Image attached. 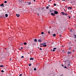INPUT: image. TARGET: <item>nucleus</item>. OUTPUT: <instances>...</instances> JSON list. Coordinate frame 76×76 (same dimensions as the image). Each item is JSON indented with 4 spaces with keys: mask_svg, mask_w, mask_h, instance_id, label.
Masks as SVG:
<instances>
[{
    "mask_svg": "<svg viewBox=\"0 0 76 76\" xmlns=\"http://www.w3.org/2000/svg\"><path fill=\"white\" fill-rule=\"evenodd\" d=\"M61 14L64 16H67V13H64V12H61Z\"/></svg>",
    "mask_w": 76,
    "mask_h": 76,
    "instance_id": "obj_1",
    "label": "nucleus"
},
{
    "mask_svg": "<svg viewBox=\"0 0 76 76\" xmlns=\"http://www.w3.org/2000/svg\"><path fill=\"white\" fill-rule=\"evenodd\" d=\"M54 13L55 14H58V12L56 11H54Z\"/></svg>",
    "mask_w": 76,
    "mask_h": 76,
    "instance_id": "obj_2",
    "label": "nucleus"
},
{
    "mask_svg": "<svg viewBox=\"0 0 76 76\" xmlns=\"http://www.w3.org/2000/svg\"><path fill=\"white\" fill-rule=\"evenodd\" d=\"M0 6L2 7H4V5L3 4H2L0 5Z\"/></svg>",
    "mask_w": 76,
    "mask_h": 76,
    "instance_id": "obj_3",
    "label": "nucleus"
},
{
    "mask_svg": "<svg viewBox=\"0 0 76 76\" xmlns=\"http://www.w3.org/2000/svg\"><path fill=\"white\" fill-rule=\"evenodd\" d=\"M47 47V45H44L43 46H41L40 47Z\"/></svg>",
    "mask_w": 76,
    "mask_h": 76,
    "instance_id": "obj_4",
    "label": "nucleus"
},
{
    "mask_svg": "<svg viewBox=\"0 0 76 76\" xmlns=\"http://www.w3.org/2000/svg\"><path fill=\"white\" fill-rule=\"evenodd\" d=\"M51 15H52V16H55V14L53 13H51Z\"/></svg>",
    "mask_w": 76,
    "mask_h": 76,
    "instance_id": "obj_5",
    "label": "nucleus"
},
{
    "mask_svg": "<svg viewBox=\"0 0 76 76\" xmlns=\"http://www.w3.org/2000/svg\"><path fill=\"white\" fill-rule=\"evenodd\" d=\"M56 49H57V48H54L53 50V52L55 51V50H56Z\"/></svg>",
    "mask_w": 76,
    "mask_h": 76,
    "instance_id": "obj_6",
    "label": "nucleus"
},
{
    "mask_svg": "<svg viewBox=\"0 0 76 76\" xmlns=\"http://www.w3.org/2000/svg\"><path fill=\"white\" fill-rule=\"evenodd\" d=\"M68 9L69 10H70V9H72V7H69L68 8Z\"/></svg>",
    "mask_w": 76,
    "mask_h": 76,
    "instance_id": "obj_7",
    "label": "nucleus"
},
{
    "mask_svg": "<svg viewBox=\"0 0 76 76\" xmlns=\"http://www.w3.org/2000/svg\"><path fill=\"white\" fill-rule=\"evenodd\" d=\"M30 60H34V58H30Z\"/></svg>",
    "mask_w": 76,
    "mask_h": 76,
    "instance_id": "obj_8",
    "label": "nucleus"
},
{
    "mask_svg": "<svg viewBox=\"0 0 76 76\" xmlns=\"http://www.w3.org/2000/svg\"><path fill=\"white\" fill-rule=\"evenodd\" d=\"M16 15L17 17H19V16H20V15L19 14H16Z\"/></svg>",
    "mask_w": 76,
    "mask_h": 76,
    "instance_id": "obj_9",
    "label": "nucleus"
},
{
    "mask_svg": "<svg viewBox=\"0 0 76 76\" xmlns=\"http://www.w3.org/2000/svg\"><path fill=\"white\" fill-rule=\"evenodd\" d=\"M5 17L6 18H7V17H8V15H7V14H5Z\"/></svg>",
    "mask_w": 76,
    "mask_h": 76,
    "instance_id": "obj_10",
    "label": "nucleus"
},
{
    "mask_svg": "<svg viewBox=\"0 0 76 76\" xmlns=\"http://www.w3.org/2000/svg\"><path fill=\"white\" fill-rule=\"evenodd\" d=\"M68 54H70L71 53V52H68Z\"/></svg>",
    "mask_w": 76,
    "mask_h": 76,
    "instance_id": "obj_11",
    "label": "nucleus"
},
{
    "mask_svg": "<svg viewBox=\"0 0 76 76\" xmlns=\"http://www.w3.org/2000/svg\"><path fill=\"white\" fill-rule=\"evenodd\" d=\"M70 66V64H68L67 66L69 67Z\"/></svg>",
    "mask_w": 76,
    "mask_h": 76,
    "instance_id": "obj_12",
    "label": "nucleus"
},
{
    "mask_svg": "<svg viewBox=\"0 0 76 76\" xmlns=\"http://www.w3.org/2000/svg\"><path fill=\"white\" fill-rule=\"evenodd\" d=\"M56 34H53V37H56Z\"/></svg>",
    "mask_w": 76,
    "mask_h": 76,
    "instance_id": "obj_13",
    "label": "nucleus"
},
{
    "mask_svg": "<svg viewBox=\"0 0 76 76\" xmlns=\"http://www.w3.org/2000/svg\"><path fill=\"white\" fill-rule=\"evenodd\" d=\"M34 41H35V42H37V39H34Z\"/></svg>",
    "mask_w": 76,
    "mask_h": 76,
    "instance_id": "obj_14",
    "label": "nucleus"
},
{
    "mask_svg": "<svg viewBox=\"0 0 76 76\" xmlns=\"http://www.w3.org/2000/svg\"><path fill=\"white\" fill-rule=\"evenodd\" d=\"M19 2H22V0H18Z\"/></svg>",
    "mask_w": 76,
    "mask_h": 76,
    "instance_id": "obj_15",
    "label": "nucleus"
},
{
    "mask_svg": "<svg viewBox=\"0 0 76 76\" xmlns=\"http://www.w3.org/2000/svg\"><path fill=\"white\" fill-rule=\"evenodd\" d=\"M46 9H49V7H46Z\"/></svg>",
    "mask_w": 76,
    "mask_h": 76,
    "instance_id": "obj_16",
    "label": "nucleus"
},
{
    "mask_svg": "<svg viewBox=\"0 0 76 76\" xmlns=\"http://www.w3.org/2000/svg\"><path fill=\"white\" fill-rule=\"evenodd\" d=\"M38 41L39 42H41V39H38Z\"/></svg>",
    "mask_w": 76,
    "mask_h": 76,
    "instance_id": "obj_17",
    "label": "nucleus"
},
{
    "mask_svg": "<svg viewBox=\"0 0 76 76\" xmlns=\"http://www.w3.org/2000/svg\"><path fill=\"white\" fill-rule=\"evenodd\" d=\"M24 45H26L27 44V43H26V42H25L24 43Z\"/></svg>",
    "mask_w": 76,
    "mask_h": 76,
    "instance_id": "obj_18",
    "label": "nucleus"
},
{
    "mask_svg": "<svg viewBox=\"0 0 76 76\" xmlns=\"http://www.w3.org/2000/svg\"><path fill=\"white\" fill-rule=\"evenodd\" d=\"M7 1H4V3H7Z\"/></svg>",
    "mask_w": 76,
    "mask_h": 76,
    "instance_id": "obj_19",
    "label": "nucleus"
},
{
    "mask_svg": "<svg viewBox=\"0 0 76 76\" xmlns=\"http://www.w3.org/2000/svg\"><path fill=\"white\" fill-rule=\"evenodd\" d=\"M27 3H28V4H31L30 2H27Z\"/></svg>",
    "mask_w": 76,
    "mask_h": 76,
    "instance_id": "obj_20",
    "label": "nucleus"
},
{
    "mask_svg": "<svg viewBox=\"0 0 76 76\" xmlns=\"http://www.w3.org/2000/svg\"><path fill=\"white\" fill-rule=\"evenodd\" d=\"M31 64H28V66H31Z\"/></svg>",
    "mask_w": 76,
    "mask_h": 76,
    "instance_id": "obj_21",
    "label": "nucleus"
},
{
    "mask_svg": "<svg viewBox=\"0 0 76 76\" xmlns=\"http://www.w3.org/2000/svg\"><path fill=\"white\" fill-rule=\"evenodd\" d=\"M71 49H72V48L71 47H70L69 48V50H71Z\"/></svg>",
    "mask_w": 76,
    "mask_h": 76,
    "instance_id": "obj_22",
    "label": "nucleus"
},
{
    "mask_svg": "<svg viewBox=\"0 0 76 76\" xmlns=\"http://www.w3.org/2000/svg\"><path fill=\"white\" fill-rule=\"evenodd\" d=\"M10 61H12V58H10Z\"/></svg>",
    "mask_w": 76,
    "mask_h": 76,
    "instance_id": "obj_23",
    "label": "nucleus"
},
{
    "mask_svg": "<svg viewBox=\"0 0 76 76\" xmlns=\"http://www.w3.org/2000/svg\"><path fill=\"white\" fill-rule=\"evenodd\" d=\"M34 70H35V71L37 70V68H34Z\"/></svg>",
    "mask_w": 76,
    "mask_h": 76,
    "instance_id": "obj_24",
    "label": "nucleus"
},
{
    "mask_svg": "<svg viewBox=\"0 0 76 76\" xmlns=\"http://www.w3.org/2000/svg\"><path fill=\"white\" fill-rule=\"evenodd\" d=\"M62 53H65V52H64V50H62Z\"/></svg>",
    "mask_w": 76,
    "mask_h": 76,
    "instance_id": "obj_25",
    "label": "nucleus"
},
{
    "mask_svg": "<svg viewBox=\"0 0 76 76\" xmlns=\"http://www.w3.org/2000/svg\"><path fill=\"white\" fill-rule=\"evenodd\" d=\"M0 67H3V65H0Z\"/></svg>",
    "mask_w": 76,
    "mask_h": 76,
    "instance_id": "obj_26",
    "label": "nucleus"
},
{
    "mask_svg": "<svg viewBox=\"0 0 76 76\" xmlns=\"http://www.w3.org/2000/svg\"><path fill=\"white\" fill-rule=\"evenodd\" d=\"M22 76V74H21L19 75V76Z\"/></svg>",
    "mask_w": 76,
    "mask_h": 76,
    "instance_id": "obj_27",
    "label": "nucleus"
},
{
    "mask_svg": "<svg viewBox=\"0 0 76 76\" xmlns=\"http://www.w3.org/2000/svg\"><path fill=\"white\" fill-rule=\"evenodd\" d=\"M43 45H45V44H46V43L44 42L43 43Z\"/></svg>",
    "mask_w": 76,
    "mask_h": 76,
    "instance_id": "obj_28",
    "label": "nucleus"
},
{
    "mask_svg": "<svg viewBox=\"0 0 76 76\" xmlns=\"http://www.w3.org/2000/svg\"><path fill=\"white\" fill-rule=\"evenodd\" d=\"M41 34L42 35H43V34H44V32H42Z\"/></svg>",
    "mask_w": 76,
    "mask_h": 76,
    "instance_id": "obj_29",
    "label": "nucleus"
},
{
    "mask_svg": "<svg viewBox=\"0 0 76 76\" xmlns=\"http://www.w3.org/2000/svg\"><path fill=\"white\" fill-rule=\"evenodd\" d=\"M53 5H54V6H56V4H54Z\"/></svg>",
    "mask_w": 76,
    "mask_h": 76,
    "instance_id": "obj_30",
    "label": "nucleus"
},
{
    "mask_svg": "<svg viewBox=\"0 0 76 76\" xmlns=\"http://www.w3.org/2000/svg\"><path fill=\"white\" fill-rule=\"evenodd\" d=\"M39 50H41V51H42V48H39Z\"/></svg>",
    "mask_w": 76,
    "mask_h": 76,
    "instance_id": "obj_31",
    "label": "nucleus"
},
{
    "mask_svg": "<svg viewBox=\"0 0 76 76\" xmlns=\"http://www.w3.org/2000/svg\"><path fill=\"white\" fill-rule=\"evenodd\" d=\"M44 45L43 43L40 44V45Z\"/></svg>",
    "mask_w": 76,
    "mask_h": 76,
    "instance_id": "obj_32",
    "label": "nucleus"
},
{
    "mask_svg": "<svg viewBox=\"0 0 76 76\" xmlns=\"http://www.w3.org/2000/svg\"><path fill=\"white\" fill-rule=\"evenodd\" d=\"M21 58H24V56H22L21 57Z\"/></svg>",
    "mask_w": 76,
    "mask_h": 76,
    "instance_id": "obj_33",
    "label": "nucleus"
},
{
    "mask_svg": "<svg viewBox=\"0 0 76 76\" xmlns=\"http://www.w3.org/2000/svg\"><path fill=\"white\" fill-rule=\"evenodd\" d=\"M1 72H4V71L3 70H2L1 71Z\"/></svg>",
    "mask_w": 76,
    "mask_h": 76,
    "instance_id": "obj_34",
    "label": "nucleus"
},
{
    "mask_svg": "<svg viewBox=\"0 0 76 76\" xmlns=\"http://www.w3.org/2000/svg\"><path fill=\"white\" fill-rule=\"evenodd\" d=\"M68 17H69V19H71V18L69 16Z\"/></svg>",
    "mask_w": 76,
    "mask_h": 76,
    "instance_id": "obj_35",
    "label": "nucleus"
},
{
    "mask_svg": "<svg viewBox=\"0 0 76 76\" xmlns=\"http://www.w3.org/2000/svg\"><path fill=\"white\" fill-rule=\"evenodd\" d=\"M70 32H72V30L70 29Z\"/></svg>",
    "mask_w": 76,
    "mask_h": 76,
    "instance_id": "obj_36",
    "label": "nucleus"
},
{
    "mask_svg": "<svg viewBox=\"0 0 76 76\" xmlns=\"http://www.w3.org/2000/svg\"><path fill=\"white\" fill-rule=\"evenodd\" d=\"M50 12H52V11H51V10H50Z\"/></svg>",
    "mask_w": 76,
    "mask_h": 76,
    "instance_id": "obj_37",
    "label": "nucleus"
},
{
    "mask_svg": "<svg viewBox=\"0 0 76 76\" xmlns=\"http://www.w3.org/2000/svg\"><path fill=\"white\" fill-rule=\"evenodd\" d=\"M8 15H10V12H8Z\"/></svg>",
    "mask_w": 76,
    "mask_h": 76,
    "instance_id": "obj_38",
    "label": "nucleus"
},
{
    "mask_svg": "<svg viewBox=\"0 0 76 76\" xmlns=\"http://www.w3.org/2000/svg\"><path fill=\"white\" fill-rule=\"evenodd\" d=\"M48 33L49 34H50V31H49L48 32Z\"/></svg>",
    "mask_w": 76,
    "mask_h": 76,
    "instance_id": "obj_39",
    "label": "nucleus"
},
{
    "mask_svg": "<svg viewBox=\"0 0 76 76\" xmlns=\"http://www.w3.org/2000/svg\"><path fill=\"white\" fill-rule=\"evenodd\" d=\"M75 50H73V52H75Z\"/></svg>",
    "mask_w": 76,
    "mask_h": 76,
    "instance_id": "obj_40",
    "label": "nucleus"
},
{
    "mask_svg": "<svg viewBox=\"0 0 76 76\" xmlns=\"http://www.w3.org/2000/svg\"><path fill=\"white\" fill-rule=\"evenodd\" d=\"M64 68H65V69H66V68H67V67H66V66H64Z\"/></svg>",
    "mask_w": 76,
    "mask_h": 76,
    "instance_id": "obj_41",
    "label": "nucleus"
},
{
    "mask_svg": "<svg viewBox=\"0 0 76 76\" xmlns=\"http://www.w3.org/2000/svg\"><path fill=\"white\" fill-rule=\"evenodd\" d=\"M59 36H60V37H61L62 36H61V35H59Z\"/></svg>",
    "mask_w": 76,
    "mask_h": 76,
    "instance_id": "obj_42",
    "label": "nucleus"
},
{
    "mask_svg": "<svg viewBox=\"0 0 76 76\" xmlns=\"http://www.w3.org/2000/svg\"><path fill=\"white\" fill-rule=\"evenodd\" d=\"M54 44V43L53 42L52 43V44L53 45V44Z\"/></svg>",
    "mask_w": 76,
    "mask_h": 76,
    "instance_id": "obj_43",
    "label": "nucleus"
},
{
    "mask_svg": "<svg viewBox=\"0 0 76 76\" xmlns=\"http://www.w3.org/2000/svg\"><path fill=\"white\" fill-rule=\"evenodd\" d=\"M75 38H76V35L75 36Z\"/></svg>",
    "mask_w": 76,
    "mask_h": 76,
    "instance_id": "obj_44",
    "label": "nucleus"
},
{
    "mask_svg": "<svg viewBox=\"0 0 76 76\" xmlns=\"http://www.w3.org/2000/svg\"><path fill=\"white\" fill-rule=\"evenodd\" d=\"M62 1H66L65 0H62Z\"/></svg>",
    "mask_w": 76,
    "mask_h": 76,
    "instance_id": "obj_45",
    "label": "nucleus"
},
{
    "mask_svg": "<svg viewBox=\"0 0 76 76\" xmlns=\"http://www.w3.org/2000/svg\"><path fill=\"white\" fill-rule=\"evenodd\" d=\"M75 42H76V39H75Z\"/></svg>",
    "mask_w": 76,
    "mask_h": 76,
    "instance_id": "obj_46",
    "label": "nucleus"
},
{
    "mask_svg": "<svg viewBox=\"0 0 76 76\" xmlns=\"http://www.w3.org/2000/svg\"><path fill=\"white\" fill-rule=\"evenodd\" d=\"M21 48V49H23V47H22Z\"/></svg>",
    "mask_w": 76,
    "mask_h": 76,
    "instance_id": "obj_47",
    "label": "nucleus"
},
{
    "mask_svg": "<svg viewBox=\"0 0 76 76\" xmlns=\"http://www.w3.org/2000/svg\"><path fill=\"white\" fill-rule=\"evenodd\" d=\"M37 15H38V16H39V14H37Z\"/></svg>",
    "mask_w": 76,
    "mask_h": 76,
    "instance_id": "obj_48",
    "label": "nucleus"
},
{
    "mask_svg": "<svg viewBox=\"0 0 76 76\" xmlns=\"http://www.w3.org/2000/svg\"><path fill=\"white\" fill-rule=\"evenodd\" d=\"M61 29H62V28H63V27H62L61 26Z\"/></svg>",
    "mask_w": 76,
    "mask_h": 76,
    "instance_id": "obj_49",
    "label": "nucleus"
},
{
    "mask_svg": "<svg viewBox=\"0 0 76 76\" xmlns=\"http://www.w3.org/2000/svg\"><path fill=\"white\" fill-rule=\"evenodd\" d=\"M61 66H64L63 65H61Z\"/></svg>",
    "mask_w": 76,
    "mask_h": 76,
    "instance_id": "obj_50",
    "label": "nucleus"
},
{
    "mask_svg": "<svg viewBox=\"0 0 76 76\" xmlns=\"http://www.w3.org/2000/svg\"><path fill=\"white\" fill-rule=\"evenodd\" d=\"M65 7H67V6H66Z\"/></svg>",
    "mask_w": 76,
    "mask_h": 76,
    "instance_id": "obj_51",
    "label": "nucleus"
},
{
    "mask_svg": "<svg viewBox=\"0 0 76 76\" xmlns=\"http://www.w3.org/2000/svg\"><path fill=\"white\" fill-rule=\"evenodd\" d=\"M34 1H35V0H33Z\"/></svg>",
    "mask_w": 76,
    "mask_h": 76,
    "instance_id": "obj_52",
    "label": "nucleus"
},
{
    "mask_svg": "<svg viewBox=\"0 0 76 76\" xmlns=\"http://www.w3.org/2000/svg\"><path fill=\"white\" fill-rule=\"evenodd\" d=\"M48 3H50V1H48Z\"/></svg>",
    "mask_w": 76,
    "mask_h": 76,
    "instance_id": "obj_53",
    "label": "nucleus"
},
{
    "mask_svg": "<svg viewBox=\"0 0 76 76\" xmlns=\"http://www.w3.org/2000/svg\"><path fill=\"white\" fill-rule=\"evenodd\" d=\"M5 50H7V48H6L5 49Z\"/></svg>",
    "mask_w": 76,
    "mask_h": 76,
    "instance_id": "obj_54",
    "label": "nucleus"
},
{
    "mask_svg": "<svg viewBox=\"0 0 76 76\" xmlns=\"http://www.w3.org/2000/svg\"><path fill=\"white\" fill-rule=\"evenodd\" d=\"M51 0H49V1H51Z\"/></svg>",
    "mask_w": 76,
    "mask_h": 76,
    "instance_id": "obj_55",
    "label": "nucleus"
},
{
    "mask_svg": "<svg viewBox=\"0 0 76 76\" xmlns=\"http://www.w3.org/2000/svg\"><path fill=\"white\" fill-rule=\"evenodd\" d=\"M62 47H63V46H62Z\"/></svg>",
    "mask_w": 76,
    "mask_h": 76,
    "instance_id": "obj_56",
    "label": "nucleus"
},
{
    "mask_svg": "<svg viewBox=\"0 0 76 76\" xmlns=\"http://www.w3.org/2000/svg\"><path fill=\"white\" fill-rule=\"evenodd\" d=\"M51 51H52V50H51Z\"/></svg>",
    "mask_w": 76,
    "mask_h": 76,
    "instance_id": "obj_57",
    "label": "nucleus"
},
{
    "mask_svg": "<svg viewBox=\"0 0 76 76\" xmlns=\"http://www.w3.org/2000/svg\"><path fill=\"white\" fill-rule=\"evenodd\" d=\"M61 76H62V75H61Z\"/></svg>",
    "mask_w": 76,
    "mask_h": 76,
    "instance_id": "obj_58",
    "label": "nucleus"
}]
</instances>
